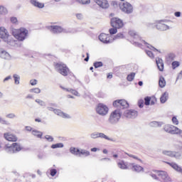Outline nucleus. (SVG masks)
<instances>
[{"label": "nucleus", "mask_w": 182, "mask_h": 182, "mask_svg": "<svg viewBox=\"0 0 182 182\" xmlns=\"http://www.w3.org/2000/svg\"><path fill=\"white\" fill-rule=\"evenodd\" d=\"M135 76H136V73H132L127 75V80H128V82H132L134 80Z\"/></svg>", "instance_id": "473e14b6"}, {"label": "nucleus", "mask_w": 182, "mask_h": 182, "mask_svg": "<svg viewBox=\"0 0 182 182\" xmlns=\"http://www.w3.org/2000/svg\"><path fill=\"white\" fill-rule=\"evenodd\" d=\"M70 151L72 154H74L75 156H79V152L77 151V149L71 147L70 149Z\"/></svg>", "instance_id": "58836bf2"}, {"label": "nucleus", "mask_w": 182, "mask_h": 182, "mask_svg": "<svg viewBox=\"0 0 182 182\" xmlns=\"http://www.w3.org/2000/svg\"><path fill=\"white\" fill-rule=\"evenodd\" d=\"M0 38L4 39V42H9V41H8L9 34H8V31L5 28V27H0Z\"/></svg>", "instance_id": "f8f14e48"}, {"label": "nucleus", "mask_w": 182, "mask_h": 182, "mask_svg": "<svg viewBox=\"0 0 182 182\" xmlns=\"http://www.w3.org/2000/svg\"><path fill=\"white\" fill-rule=\"evenodd\" d=\"M120 117H122L120 110L116 109L110 114L108 122H109L111 124H117V123H119Z\"/></svg>", "instance_id": "7ed1b4c3"}, {"label": "nucleus", "mask_w": 182, "mask_h": 182, "mask_svg": "<svg viewBox=\"0 0 182 182\" xmlns=\"http://www.w3.org/2000/svg\"><path fill=\"white\" fill-rule=\"evenodd\" d=\"M144 43L146 45L147 48H150L151 50H156L158 51L159 50L156 49L154 47L151 46L150 44L147 43L146 41H143Z\"/></svg>", "instance_id": "de8ad7c7"}, {"label": "nucleus", "mask_w": 182, "mask_h": 182, "mask_svg": "<svg viewBox=\"0 0 182 182\" xmlns=\"http://www.w3.org/2000/svg\"><path fill=\"white\" fill-rule=\"evenodd\" d=\"M144 104V101L143 100H140L138 102V106H139V107H140V109L143 108Z\"/></svg>", "instance_id": "bf43d9fd"}, {"label": "nucleus", "mask_w": 182, "mask_h": 182, "mask_svg": "<svg viewBox=\"0 0 182 182\" xmlns=\"http://www.w3.org/2000/svg\"><path fill=\"white\" fill-rule=\"evenodd\" d=\"M95 2L100 6V8H102V9H107L109 8V1L107 0H94Z\"/></svg>", "instance_id": "ddd939ff"}, {"label": "nucleus", "mask_w": 182, "mask_h": 182, "mask_svg": "<svg viewBox=\"0 0 182 182\" xmlns=\"http://www.w3.org/2000/svg\"><path fill=\"white\" fill-rule=\"evenodd\" d=\"M159 178H161L163 182H171V178L167 174V172L163 171H157Z\"/></svg>", "instance_id": "9d476101"}, {"label": "nucleus", "mask_w": 182, "mask_h": 182, "mask_svg": "<svg viewBox=\"0 0 182 182\" xmlns=\"http://www.w3.org/2000/svg\"><path fill=\"white\" fill-rule=\"evenodd\" d=\"M32 134L33 136H36V137H38V139H41L42 137V132L36 130L32 131Z\"/></svg>", "instance_id": "f704fd0d"}, {"label": "nucleus", "mask_w": 182, "mask_h": 182, "mask_svg": "<svg viewBox=\"0 0 182 182\" xmlns=\"http://www.w3.org/2000/svg\"><path fill=\"white\" fill-rule=\"evenodd\" d=\"M96 112L100 116H106L109 113V107L104 104L100 103L96 107Z\"/></svg>", "instance_id": "39448f33"}, {"label": "nucleus", "mask_w": 182, "mask_h": 182, "mask_svg": "<svg viewBox=\"0 0 182 182\" xmlns=\"http://www.w3.org/2000/svg\"><path fill=\"white\" fill-rule=\"evenodd\" d=\"M159 86L163 88L166 87V80H164V77H160L159 81Z\"/></svg>", "instance_id": "c756f323"}, {"label": "nucleus", "mask_w": 182, "mask_h": 182, "mask_svg": "<svg viewBox=\"0 0 182 182\" xmlns=\"http://www.w3.org/2000/svg\"><path fill=\"white\" fill-rule=\"evenodd\" d=\"M172 122H173V124L177 126V124H178V119H177V117H172Z\"/></svg>", "instance_id": "5fc2aeb1"}, {"label": "nucleus", "mask_w": 182, "mask_h": 182, "mask_svg": "<svg viewBox=\"0 0 182 182\" xmlns=\"http://www.w3.org/2000/svg\"><path fill=\"white\" fill-rule=\"evenodd\" d=\"M132 168L134 171H136L137 173H139V171L143 170V167L140 166L139 165H134Z\"/></svg>", "instance_id": "72a5a7b5"}, {"label": "nucleus", "mask_w": 182, "mask_h": 182, "mask_svg": "<svg viewBox=\"0 0 182 182\" xmlns=\"http://www.w3.org/2000/svg\"><path fill=\"white\" fill-rule=\"evenodd\" d=\"M174 151H163V154L165 156H168L169 157H173Z\"/></svg>", "instance_id": "a19ab883"}, {"label": "nucleus", "mask_w": 182, "mask_h": 182, "mask_svg": "<svg viewBox=\"0 0 182 182\" xmlns=\"http://www.w3.org/2000/svg\"><path fill=\"white\" fill-rule=\"evenodd\" d=\"M61 89H63V90H66V92H70V93H72V95H74L75 96H79V92L75 90H73L71 88H65L63 87H61Z\"/></svg>", "instance_id": "cd10ccee"}, {"label": "nucleus", "mask_w": 182, "mask_h": 182, "mask_svg": "<svg viewBox=\"0 0 182 182\" xmlns=\"http://www.w3.org/2000/svg\"><path fill=\"white\" fill-rule=\"evenodd\" d=\"M55 69L58 73L63 76H68L69 75V68L65 64L63 63H58L55 64Z\"/></svg>", "instance_id": "20e7f679"}, {"label": "nucleus", "mask_w": 182, "mask_h": 182, "mask_svg": "<svg viewBox=\"0 0 182 182\" xmlns=\"http://www.w3.org/2000/svg\"><path fill=\"white\" fill-rule=\"evenodd\" d=\"M180 66V63L178 61H173L172 63V68L173 69H176V68H178Z\"/></svg>", "instance_id": "8fccbe9b"}, {"label": "nucleus", "mask_w": 182, "mask_h": 182, "mask_svg": "<svg viewBox=\"0 0 182 182\" xmlns=\"http://www.w3.org/2000/svg\"><path fill=\"white\" fill-rule=\"evenodd\" d=\"M6 117H7V119H15V117H16V114L14 113H10L6 114Z\"/></svg>", "instance_id": "09e8293b"}, {"label": "nucleus", "mask_w": 182, "mask_h": 182, "mask_svg": "<svg viewBox=\"0 0 182 182\" xmlns=\"http://www.w3.org/2000/svg\"><path fill=\"white\" fill-rule=\"evenodd\" d=\"M63 147V143H58L53 144L51 146V149H62Z\"/></svg>", "instance_id": "e433bc0d"}, {"label": "nucleus", "mask_w": 182, "mask_h": 182, "mask_svg": "<svg viewBox=\"0 0 182 182\" xmlns=\"http://www.w3.org/2000/svg\"><path fill=\"white\" fill-rule=\"evenodd\" d=\"M138 115L137 111L134 109L126 110L124 112V117L127 119H136V117Z\"/></svg>", "instance_id": "9b49d317"}, {"label": "nucleus", "mask_w": 182, "mask_h": 182, "mask_svg": "<svg viewBox=\"0 0 182 182\" xmlns=\"http://www.w3.org/2000/svg\"><path fill=\"white\" fill-rule=\"evenodd\" d=\"M98 138L105 139V140H109V141H112V140L109 136H107L106 134H105L102 132H98Z\"/></svg>", "instance_id": "c85d7f7f"}, {"label": "nucleus", "mask_w": 182, "mask_h": 182, "mask_svg": "<svg viewBox=\"0 0 182 182\" xmlns=\"http://www.w3.org/2000/svg\"><path fill=\"white\" fill-rule=\"evenodd\" d=\"M157 68L160 72H163L164 70V63H163V60L161 58H157L156 59Z\"/></svg>", "instance_id": "aec40b11"}, {"label": "nucleus", "mask_w": 182, "mask_h": 182, "mask_svg": "<svg viewBox=\"0 0 182 182\" xmlns=\"http://www.w3.org/2000/svg\"><path fill=\"white\" fill-rule=\"evenodd\" d=\"M13 148L14 149L15 153H18L22 150V146L18 143H13Z\"/></svg>", "instance_id": "a878e982"}, {"label": "nucleus", "mask_w": 182, "mask_h": 182, "mask_svg": "<svg viewBox=\"0 0 182 182\" xmlns=\"http://www.w3.org/2000/svg\"><path fill=\"white\" fill-rule=\"evenodd\" d=\"M129 35L134 38V39H139L140 38L139 36V33H137L134 30H130L129 31Z\"/></svg>", "instance_id": "bb28decb"}, {"label": "nucleus", "mask_w": 182, "mask_h": 182, "mask_svg": "<svg viewBox=\"0 0 182 182\" xmlns=\"http://www.w3.org/2000/svg\"><path fill=\"white\" fill-rule=\"evenodd\" d=\"M56 173H58V171H56V169L53 168L50 170V176H52V177H55V176H56Z\"/></svg>", "instance_id": "13d9d810"}, {"label": "nucleus", "mask_w": 182, "mask_h": 182, "mask_svg": "<svg viewBox=\"0 0 182 182\" xmlns=\"http://www.w3.org/2000/svg\"><path fill=\"white\" fill-rule=\"evenodd\" d=\"M0 58L9 60V59H11V55L2 48L1 53L0 54Z\"/></svg>", "instance_id": "4be33fe9"}, {"label": "nucleus", "mask_w": 182, "mask_h": 182, "mask_svg": "<svg viewBox=\"0 0 182 182\" xmlns=\"http://www.w3.org/2000/svg\"><path fill=\"white\" fill-rule=\"evenodd\" d=\"M0 123L1 124H9L8 121L5 120V119L2 118V117H0Z\"/></svg>", "instance_id": "864d4df0"}, {"label": "nucleus", "mask_w": 182, "mask_h": 182, "mask_svg": "<svg viewBox=\"0 0 182 182\" xmlns=\"http://www.w3.org/2000/svg\"><path fill=\"white\" fill-rule=\"evenodd\" d=\"M76 17L77 19H83V14H77Z\"/></svg>", "instance_id": "69168bd1"}, {"label": "nucleus", "mask_w": 182, "mask_h": 182, "mask_svg": "<svg viewBox=\"0 0 182 182\" xmlns=\"http://www.w3.org/2000/svg\"><path fill=\"white\" fill-rule=\"evenodd\" d=\"M54 113L58 116H60V117H63V119H70V115L63 112L60 109H54Z\"/></svg>", "instance_id": "6ab92c4d"}, {"label": "nucleus", "mask_w": 182, "mask_h": 182, "mask_svg": "<svg viewBox=\"0 0 182 182\" xmlns=\"http://www.w3.org/2000/svg\"><path fill=\"white\" fill-rule=\"evenodd\" d=\"M118 167L119 168H122V170H127V165H126V164L124 163V161H119L118 164Z\"/></svg>", "instance_id": "7c9ffc66"}, {"label": "nucleus", "mask_w": 182, "mask_h": 182, "mask_svg": "<svg viewBox=\"0 0 182 182\" xmlns=\"http://www.w3.org/2000/svg\"><path fill=\"white\" fill-rule=\"evenodd\" d=\"M156 29L159 31H167L168 29H170V27L167 26L165 23H163L161 21H159L156 25Z\"/></svg>", "instance_id": "dca6fc26"}, {"label": "nucleus", "mask_w": 182, "mask_h": 182, "mask_svg": "<svg viewBox=\"0 0 182 182\" xmlns=\"http://www.w3.org/2000/svg\"><path fill=\"white\" fill-rule=\"evenodd\" d=\"M4 149L6 153H9V154H15V149H14L13 144L11 145L9 144H6L4 147Z\"/></svg>", "instance_id": "a211bd4d"}, {"label": "nucleus", "mask_w": 182, "mask_h": 182, "mask_svg": "<svg viewBox=\"0 0 182 182\" xmlns=\"http://www.w3.org/2000/svg\"><path fill=\"white\" fill-rule=\"evenodd\" d=\"M99 40L100 42H102V43H110V36L105 33H101L99 36Z\"/></svg>", "instance_id": "4468645a"}, {"label": "nucleus", "mask_w": 182, "mask_h": 182, "mask_svg": "<svg viewBox=\"0 0 182 182\" xmlns=\"http://www.w3.org/2000/svg\"><path fill=\"white\" fill-rule=\"evenodd\" d=\"M77 151L79 153L78 156L80 157L81 156H84L85 157H87L90 156V151L86 149H77Z\"/></svg>", "instance_id": "412c9836"}, {"label": "nucleus", "mask_w": 182, "mask_h": 182, "mask_svg": "<svg viewBox=\"0 0 182 182\" xmlns=\"http://www.w3.org/2000/svg\"><path fill=\"white\" fill-rule=\"evenodd\" d=\"M151 100V97H146L144 98V104L146 105V106H149L150 105V102Z\"/></svg>", "instance_id": "c03bdc74"}, {"label": "nucleus", "mask_w": 182, "mask_h": 182, "mask_svg": "<svg viewBox=\"0 0 182 182\" xmlns=\"http://www.w3.org/2000/svg\"><path fill=\"white\" fill-rule=\"evenodd\" d=\"M129 157H132V159H135V160H139V161H141L137 156L133 155V154H128Z\"/></svg>", "instance_id": "338daca9"}, {"label": "nucleus", "mask_w": 182, "mask_h": 182, "mask_svg": "<svg viewBox=\"0 0 182 182\" xmlns=\"http://www.w3.org/2000/svg\"><path fill=\"white\" fill-rule=\"evenodd\" d=\"M176 148L178 149V150H182V141H180L178 143V144H176Z\"/></svg>", "instance_id": "052dcab7"}, {"label": "nucleus", "mask_w": 182, "mask_h": 182, "mask_svg": "<svg viewBox=\"0 0 182 182\" xmlns=\"http://www.w3.org/2000/svg\"><path fill=\"white\" fill-rule=\"evenodd\" d=\"M167 100H168V92H165L161 96L160 101H161V103H166Z\"/></svg>", "instance_id": "b1692460"}, {"label": "nucleus", "mask_w": 182, "mask_h": 182, "mask_svg": "<svg viewBox=\"0 0 182 182\" xmlns=\"http://www.w3.org/2000/svg\"><path fill=\"white\" fill-rule=\"evenodd\" d=\"M109 32L110 35H114L115 33H117V28H112L109 29Z\"/></svg>", "instance_id": "37998d69"}, {"label": "nucleus", "mask_w": 182, "mask_h": 182, "mask_svg": "<svg viewBox=\"0 0 182 182\" xmlns=\"http://www.w3.org/2000/svg\"><path fill=\"white\" fill-rule=\"evenodd\" d=\"M91 139H99V132H93L90 134Z\"/></svg>", "instance_id": "49530a36"}, {"label": "nucleus", "mask_w": 182, "mask_h": 182, "mask_svg": "<svg viewBox=\"0 0 182 182\" xmlns=\"http://www.w3.org/2000/svg\"><path fill=\"white\" fill-rule=\"evenodd\" d=\"M13 77L14 79V83L15 85H19L20 80H21V77L18 74H14L13 75Z\"/></svg>", "instance_id": "2f4dec72"}, {"label": "nucleus", "mask_w": 182, "mask_h": 182, "mask_svg": "<svg viewBox=\"0 0 182 182\" xmlns=\"http://www.w3.org/2000/svg\"><path fill=\"white\" fill-rule=\"evenodd\" d=\"M4 136L6 140H8V141H16L18 140L16 136L11 133H6Z\"/></svg>", "instance_id": "f3484780"}, {"label": "nucleus", "mask_w": 182, "mask_h": 182, "mask_svg": "<svg viewBox=\"0 0 182 182\" xmlns=\"http://www.w3.org/2000/svg\"><path fill=\"white\" fill-rule=\"evenodd\" d=\"M164 130L170 134H178L182 138V130L174 125L166 124L164 127Z\"/></svg>", "instance_id": "f03ea898"}, {"label": "nucleus", "mask_w": 182, "mask_h": 182, "mask_svg": "<svg viewBox=\"0 0 182 182\" xmlns=\"http://www.w3.org/2000/svg\"><path fill=\"white\" fill-rule=\"evenodd\" d=\"M31 4H33V6H36V8H44L45 7V4H43V3L38 2L36 0H31Z\"/></svg>", "instance_id": "5701e85b"}, {"label": "nucleus", "mask_w": 182, "mask_h": 182, "mask_svg": "<svg viewBox=\"0 0 182 182\" xmlns=\"http://www.w3.org/2000/svg\"><path fill=\"white\" fill-rule=\"evenodd\" d=\"M30 93H41V89L32 88L29 90Z\"/></svg>", "instance_id": "a18cd8bd"}, {"label": "nucleus", "mask_w": 182, "mask_h": 182, "mask_svg": "<svg viewBox=\"0 0 182 182\" xmlns=\"http://www.w3.org/2000/svg\"><path fill=\"white\" fill-rule=\"evenodd\" d=\"M11 22H12V23H16V22H18V18H16V17H11Z\"/></svg>", "instance_id": "0e129e2a"}, {"label": "nucleus", "mask_w": 182, "mask_h": 182, "mask_svg": "<svg viewBox=\"0 0 182 182\" xmlns=\"http://www.w3.org/2000/svg\"><path fill=\"white\" fill-rule=\"evenodd\" d=\"M30 83H31V86H35V85H36L38 83V80H30Z\"/></svg>", "instance_id": "e2e57ef3"}, {"label": "nucleus", "mask_w": 182, "mask_h": 182, "mask_svg": "<svg viewBox=\"0 0 182 182\" xmlns=\"http://www.w3.org/2000/svg\"><path fill=\"white\" fill-rule=\"evenodd\" d=\"M79 4L82 5H89L90 4V0H75Z\"/></svg>", "instance_id": "4c0bfd02"}, {"label": "nucleus", "mask_w": 182, "mask_h": 182, "mask_svg": "<svg viewBox=\"0 0 182 182\" xmlns=\"http://www.w3.org/2000/svg\"><path fill=\"white\" fill-rule=\"evenodd\" d=\"M123 21L120 18H113L111 19V26L112 28H117V29H120L124 26Z\"/></svg>", "instance_id": "1a4fd4ad"}, {"label": "nucleus", "mask_w": 182, "mask_h": 182, "mask_svg": "<svg viewBox=\"0 0 182 182\" xmlns=\"http://www.w3.org/2000/svg\"><path fill=\"white\" fill-rule=\"evenodd\" d=\"M174 58H176V55L173 53H170L168 55L169 60H174Z\"/></svg>", "instance_id": "680f3d73"}, {"label": "nucleus", "mask_w": 182, "mask_h": 182, "mask_svg": "<svg viewBox=\"0 0 182 182\" xmlns=\"http://www.w3.org/2000/svg\"><path fill=\"white\" fill-rule=\"evenodd\" d=\"M175 16H176V18H180V16H181V12L180 11H176L174 13Z\"/></svg>", "instance_id": "774afa93"}, {"label": "nucleus", "mask_w": 182, "mask_h": 182, "mask_svg": "<svg viewBox=\"0 0 182 182\" xmlns=\"http://www.w3.org/2000/svg\"><path fill=\"white\" fill-rule=\"evenodd\" d=\"M145 52H146V55L151 59H153V58H154V54H153V53L151 51L146 50Z\"/></svg>", "instance_id": "603ef678"}, {"label": "nucleus", "mask_w": 182, "mask_h": 182, "mask_svg": "<svg viewBox=\"0 0 182 182\" xmlns=\"http://www.w3.org/2000/svg\"><path fill=\"white\" fill-rule=\"evenodd\" d=\"M114 107H119V109H127L129 107V103L126 100H117L113 102Z\"/></svg>", "instance_id": "6e6552de"}, {"label": "nucleus", "mask_w": 182, "mask_h": 182, "mask_svg": "<svg viewBox=\"0 0 182 182\" xmlns=\"http://www.w3.org/2000/svg\"><path fill=\"white\" fill-rule=\"evenodd\" d=\"M167 164L171 166V167H172V168H173L175 171H177V173H180V174L182 175V167L178 166V164L174 162H172V163L168 162Z\"/></svg>", "instance_id": "2eb2a0df"}, {"label": "nucleus", "mask_w": 182, "mask_h": 182, "mask_svg": "<svg viewBox=\"0 0 182 182\" xmlns=\"http://www.w3.org/2000/svg\"><path fill=\"white\" fill-rule=\"evenodd\" d=\"M36 103L40 105V106H46V104L45 103V102H43L41 100L37 99V100H36Z\"/></svg>", "instance_id": "3c124183"}, {"label": "nucleus", "mask_w": 182, "mask_h": 182, "mask_svg": "<svg viewBox=\"0 0 182 182\" xmlns=\"http://www.w3.org/2000/svg\"><path fill=\"white\" fill-rule=\"evenodd\" d=\"M124 38L123 33H117V34L115 36L114 39H122V38Z\"/></svg>", "instance_id": "6e6d98bb"}, {"label": "nucleus", "mask_w": 182, "mask_h": 182, "mask_svg": "<svg viewBox=\"0 0 182 182\" xmlns=\"http://www.w3.org/2000/svg\"><path fill=\"white\" fill-rule=\"evenodd\" d=\"M151 127H161L163 126V122L153 121L149 123Z\"/></svg>", "instance_id": "393cba45"}, {"label": "nucleus", "mask_w": 182, "mask_h": 182, "mask_svg": "<svg viewBox=\"0 0 182 182\" xmlns=\"http://www.w3.org/2000/svg\"><path fill=\"white\" fill-rule=\"evenodd\" d=\"M45 139H46L48 141H53V137L50 135H46Z\"/></svg>", "instance_id": "4d7b16f0"}, {"label": "nucleus", "mask_w": 182, "mask_h": 182, "mask_svg": "<svg viewBox=\"0 0 182 182\" xmlns=\"http://www.w3.org/2000/svg\"><path fill=\"white\" fill-rule=\"evenodd\" d=\"M5 14H8V10L6 8L0 6V15H5Z\"/></svg>", "instance_id": "ea45409f"}, {"label": "nucleus", "mask_w": 182, "mask_h": 182, "mask_svg": "<svg viewBox=\"0 0 182 182\" xmlns=\"http://www.w3.org/2000/svg\"><path fill=\"white\" fill-rule=\"evenodd\" d=\"M93 66L95 68V69H97V68H102V66H103V63L101 61L95 62L94 63Z\"/></svg>", "instance_id": "79ce46f5"}, {"label": "nucleus", "mask_w": 182, "mask_h": 182, "mask_svg": "<svg viewBox=\"0 0 182 182\" xmlns=\"http://www.w3.org/2000/svg\"><path fill=\"white\" fill-rule=\"evenodd\" d=\"M13 35L16 39H18V41H25L28 35V30L23 28L18 30H14L13 31Z\"/></svg>", "instance_id": "f257e3e1"}, {"label": "nucleus", "mask_w": 182, "mask_h": 182, "mask_svg": "<svg viewBox=\"0 0 182 182\" xmlns=\"http://www.w3.org/2000/svg\"><path fill=\"white\" fill-rule=\"evenodd\" d=\"M120 9L122 12H124V14H127L128 15L133 14V6L127 1L124 2L122 5L120 6Z\"/></svg>", "instance_id": "0eeeda50"}, {"label": "nucleus", "mask_w": 182, "mask_h": 182, "mask_svg": "<svg viewBox=\"0 0 182 182\" xmlns=\"http://www.w3.org/2000/svg\"><path fill=\"white\" fill-rule=\"evenodd\" d=\"M173 157L176 159V160H180L181 159V153L178 151H173Z\"/></svg>", "instance_id": "c9c22d12"}, {"label": "nucleus", "mask_w": 182, "mask_h": 182, "mask_svg": "<svg viewBox=\"0 0 182 182\" xmlns=\"http://www.w3.org/2000/svg\"><path fill=\"white\" fill-rule=\"evenodd\" d=\"M47 28L52 33H62V32L63 33H69V32H70L69 30L62 28V27L59 26H50Z\"/></svg>", "instance_id": "423d86ee"}]
</instances>
